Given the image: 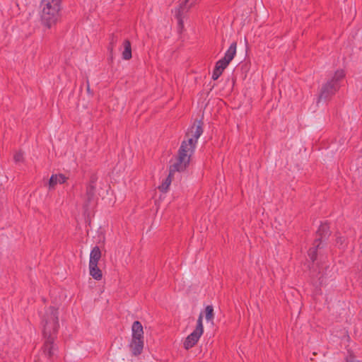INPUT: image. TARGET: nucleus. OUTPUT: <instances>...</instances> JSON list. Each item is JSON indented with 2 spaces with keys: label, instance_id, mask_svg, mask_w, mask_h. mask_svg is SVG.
Masks as SVG:
<instances>
[{
  "label": "nucleus",
  "instance_id": "nucleus-1",
  "mask_svg": "<svg viewBox=\"0 0 362 362\" xmlns=\"http://www.w3.org/2000/svg\"><path fill=\"white\" fill-rule=\"evenodd\" d=\"M202 124L201 121H199L187 132V139L182 142L178 151V156L175 162L170 167V174H174L175 172H182L187 168L190 158L194 151L197 139L203 133Z\"/></svg>",
  "mask_w": 362,
  "mask_h": 362
},
{
  "label": "nucleus",
  "instance_id": "nucleus-2",
  "mask_svg": "<svg viewBox=\"0 0 362 362\" xmlns=\"http://www.w3.org/2000/svg\"><path fill=\"white\" fill-rule=\"evenodd\" d=\"M42 324L45 339L44 352L51 357L54 354V341L59 328L57 309L49 307L42 316Z\"/></svg>",
  "mask_w": 362,
  "mask_h": 362
},
{
  "label": "nucleus",
  "instance_id": "nucleus-3",
  "mask_svg": "<svg viewBox=\"0 0 362 362\" xmlns=\"http://www.w3.org/2000/svg\"><path fill=\"white\" fill-rule=\"evenodd\" d=\"M41 21L47 28L55 25L60 18L61 1L41 0Z\"/></svg>",
  "mask_w": 362,
  "mask_h": 362
},
{
  "label": "nucleus",
  "instance_id": "nucleus-4",
  "mask_svg": "<svg viewBox=\"0 0 362 362\" xmlns=\"http://www.w3.org/2000/svg\"><path fill=\"white\" fill-rule=\"evenodd\" d=\"M344 76L345 74L343 70H337L332 78L322 86L317 103L330 100L339 90Z\"/></svg>",
  "mask_w": 362,
  "mask_h": 362
},
{
  "label": "nucleus",
  "instance_id": "nucleus-5",
  "mask_svg": "<svg viewBox=\"0 0 362 362\" xmlns=\"http://www.w3.org/2000/svg\"><path fill=\"white\" fill-rule=\"evenodd\" d=\"M97 177L95 175H92L90 179L89 185L86 187V192L83 196V208L88 211L91 207L94 206L96 204L95 197V182Z\"/></svg>",
  "mask_w": 362,
  "mask_h": 362
},
{
  "label": "nucleus",
  "instance_id": "nucleus-6",
  "mask_svg": "<svg viewBox=\"0 0 362 362\" xmlns=\"http://www.w3.org/2000/svg\"><path fill=\"white\" fill-rule=\"evenodd\" d=\"M202 314L201 313L198 317L195 329L186 338L184 341V347L185 349H189L193 347L199 341L200 337L204 332L202 324Z\"/></svg>",
  "mask_w": 362,
  "mask_h": 362
},
{
  "label": "nucleus",
  "instance_id": "nucleus-7",
  "mask_svg": "<svg viewBox=\"0 0 362 362\" xmlns=\"http://www.w3.org/2000/svg\"><path fill=\"white\" fill-rule=\"evenodd\" d=\"M329 227L327 223H322L319 226V228L317 231V234L319 236L314 243V247L310 248L308 251V255L310 259L314 262L316 259V252L317 248H319L320 245V241L329 235Z\"/></svg>",
  "mask_w": 362,
  "mask_h": 362
},
{
  "label": "nucleus",
  "instance_id": "nucleus-8",
  "mask_svg": "<svg viewBox=\"0 0 362 362\" xmlns=\"http://www.w3.org/2000/svg\"><path fill=\"white\" fill-rule=\"evenodd\" d=\"M179 6L176 10V17L180 25L182 24V16L187 13L189 9L195 4L194 0H180Z\"/></svg>",
  "mask_w": 362,
  "mask_h": 362
},
{
  "label": "nucleus",
  "instance_id": "nucleus-9",
  "mask_svg": "<svg viewBox=\"0 0 362 362\" xmlns=\"http://www.w3.org/2000/svg\"><path fill=\"white\" fill-rule=\"evenodd\" d=\"M144 348V339H132L130 349L134 356L139 355Z\"/></svg>",
  "mask_w": 362,
  "mask_h": 362
},
{
  "label": "nucleus",
  "instance_id": "nucleus-10",
  "mask_svg": "<svg viewBox=\"0 0 362 362\" xmlns=\"http://www.w3.org/2000/svg\"><path fill=\"white\" fill-rule=\"evenodd\" d=\"M66 177L62 174L52 175L49 180V189H54L57 184H63L66 180Z\"/></svg>",
  "mask_w": 362,
  "mask_h": 362
},
{
  "label": "nucleus",
  "instance_id": "nucleus-11",
  "mask_svg": "<svg viewBox=\"0 0 362 362\" xmlns=\"http://www.w3.org/2000/svg\"><path fill=\"white\" fill-rule=\"evenodd\" d=\"M132 339H144L143 326L139 321L134 322L132 327Z\"/></svg>",
  "mask_w": 362,
  "mask_h": 362
},
{
  "label": "nucleus",
  "instance_id": "nucleus-12",
  "mask_svg": "<svg viewBox=\"0 0 362 362\" xmlns=\"http://www.w3.org/2000/svg\"><path fill=\"white\" fill-rule=\"evenodd\" d=\"M101 258V251L98 246H95L90 251L89 264H98Z\"/></svg>",
  "mask_w": 362,
  "mask_h": 362
},
{
  "label": "nucleus",
  "instance_id": "nucleus-13",
  "mask_svg": "<svg viewBox=\"0 0 362 362\" xmlns=\"http://www.w3.org/2000/svg\"><path fill=\"white\" fill-rule=\"evenodd\" d=\"M89 272L95 280H100L103 277L102 271L98 268V264H89Z\"/></svg>",
  "mask_w": 362,
  "mask_h": 362
},
{
  "label": "nucleus",
  "instance_id": "nucleus-14",
  "mask_svg": "<svg viewBox=\"0 0 362 362\" xmlns=\"http://www.w3.org/2000/svg\"><path fill=\"white\" fill-rule=\"evenodd\" d=\"M123 47L124 50L122 53V59L124 60H129L132 58V47L130 42L128 40H124L123 42Z\"/></svg>",
  "mask_w": 362,
  "mask_h": 362
},
{
  "label": "nucleus",
  "instance_id": "nucleus-15",
  "mask_svg": "<svg viewBox=\"0 0 362 362\" xmlns=\"http://www.w3.org/2000/svg\"><path fill=\"white\" fill-rule=\"evenodd\" d=\"M236 48L237 43L234 42L230 45V46L225 53V56L223 58L226 59L228 61L230 62L236 54Z\"/></svg>",
  "mask_w": 362,
  "mask_h": 362
},
{
  "label": "nucleus",
  "instance_id": "nucleus-16",
  "mask_svg": "<svg viewBox=\"0 0 362 362\" xmlns=\"http://www.w3.org/2000/svg\"><path fill=\"white\" fill-rule=\"evenodd\" d=\"M173 174H170L169 172L168 176L165 178V180L162 182V184L158 187L160 191L163 192H166L171 184L172 177Z\"/></svg>",
  "mask_w": 362,
  "mask_h": 362
},
{
  "label": "nucleus",
  "instance_id": "nucleus-17",
  "mask_svg": "<svg viewBox=\"0 0 362 362\" xmlns=\"http://www.w3.org/2000/svg\"><path fill=\"white\" fill-rule=\"evenodd\" d=\"M205 317L207 321H212L214 317V308L212 305H207L205 308Z\"/></svg>",
  "mask_w": 362,
  "mask_h": 362
},
{
  "label": "nucleus",
  "instance_id": "nucleus-18",
  "mask_svg": "<svg viewBox=\"0 0 362 362\" xmlns=\"http://www.w3.org/2000/svg\"><path fill=\"white\" fill-rule=\"evenodd\" d=\"M229 64H230L229 61H228L225 58H222L216 62L215 67L218 68L219 70H221V71H223V70L228 66V65Z\"/></svg>",
  "mask_w": 362,
  "mask_h": 362
},
{
  "label": "nucleus",
  "instance_id": "nucleus-19",
  "mask_svg": "<svg viewBox=\"0 0 362 362\" xmlns=\"http://www.w3.org/2000/svg\"><path fill=\"white\" fill-rule=\"evenodd\" d=\"M117 42V37L115 35H112L110 37V45L108 47V50L110 54H112L114 47L115 46Z\"/></svg>",
  "mask_w": 362,
  "mask_h": 362
},
{
  "label": "nucleus",
  "instance_id": "nucleus-20",
  "mask_svg": "<svg viewBox=\"0 0 362 362\" xmlns=\"http://www.w3.org/2000/svg\"><path fill=\"white\" fill-rule=\"evenodd\" d=\"M344 362H360L351 351H348V355L346 356Z\"/></svg>",
  "mask_w": 362,
  "mask_h": 362
},
{
  "label": "nucleus",
  "instance_id": "nucleus-21",
  "mask_svg": "<svg viewBox=\"0 0 362 362\" xmlns=\"http://www.w3.org/2000/svg\"><path fill=\"white\" fill-rule=\"evenodd\" d=\"M223 71H221V70H219L218 68H214V71H213V74H212V78L214 80H217L219 76L222 74Z\"/></svg>",
  "mask_w": 362,
  "mask_h": 362
},
{
  "label": "nucleus",
  "instance_id": "nucleus-22",
  "mask_svg": "<svg viewBox=\"0 0 362 362\" xmlns=\"http://www.w3.org/2000/svg\"><path fill=\"white\" fill-rule=\"evenodd\" d=\"M14 160L16 163H20L21 161H23V153L21 152H16L14 155Z\"/></svg>",
  "mask_w": 362,
  "mask_h": 362
},
{
  "label": "nucleus",
  "instance_id": "nucleus-23",
  "mask_svg": "<svg viewBox=\"0 0 362 362\" xmlns=\"http://www.w3.org/2000/svg\"><path fill=\"white\" fill-rule=\"evenodd\" d=\"M345 239L344 237H337V243L339 244V245H342L344 242Z\"/></svg>",
  "mask_w": 362,
  "mask_h": 362
},
{
  "label": "nucleus",
  "instance_id": "nucleus-24",
  "mask_svg": "<svg viewBox=\"0 0 362 362\" xmlns=\"http://www.w3.org/2000/svg\"><path fill=\"white\" fill-rule=\"evenodd\" d=\"M87 90H88V91H89V90H90L89 85H88V84Z\"/></svg>",
  "mask_w": 362,
  "mask_h": 362
}]
</instances>
